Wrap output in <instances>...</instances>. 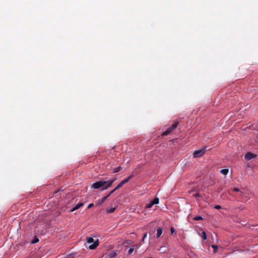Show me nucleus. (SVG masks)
Segmentation results:
<instances>
[{
	"label": "nucleus",
	"instance_id": "nucleus-12",
	"mask_svg": "<svg viewBox=\"0 0 258 258\" xmlns=\"http://www.w3.org/2000/svg\"><path fill=\"white\" fill-rule=\"evenodd\" d=\"M115 210V207H112V208H107L106 209V212L108 213H112L114 212Z\"/></svg>",
	"mask_w": 258,
	"mask_h": 258
},
{
	"label": "nucleus",
	"instance_id": "nucleus-27",
	"mask_svg": "<svg viewBox=\"0 0 258 258\" xmlns=\"http://www.w3.org/2000/svg\"><path fill=\"white\" fill-rule=\"evenodd\" d=\"M93 206H94V204L93 203L90 204L88 206V208L90 209V208H92Z\"/></svg>",
	"mask_w": 258,
	"mask_h": 258
},
{
	"label": "nucleus",
	"instance_id": "nucleus-1",
	"mask_svg": "<svg viewBox=\"0 0 258 258\" xmlns=\"http://www.w3.org/2000/svg\"><path fill=\"white\" fill-rule=\"evenodd\" d=\"M178 124V121H175L170 127H168L165 132L162 133V136H165L170 134L173 130L177 127Z\"/></svg>",
	"mask_w": 258,
	"mask_h": 258
},
{
	"label": "nucleus",
	"instance_id": "nucleus-11",
	"mask_svg": "<svg viewBox=\"0 0 258 258\" xmlns=\"http://www.w3.org/2000/svg\"><path fill=\"white\" fill-rule=\"evenodd\" d=\"M137 247V245H134L131 246L130 248L128 250V254H131L133 253V252L134 251V250H135V249Z\"/></svg>",
	"mask_w": 258,
	"mask_h": 258
},
{
	"label": "nucleus",
	"instance_id": "nucleus-21",
	"mask_svg": "<svg viewBox=\"0 0 258 258\" xmlns=\"http://www.w3.org/2000/svg\"><path fill=\"white\" fill-rule=\"evenodd\" d=\"M64 258H74V255L73 253L67 255Z\"/></svg>",
	"mask_w": 258,
	"mask_h": 258
},
{
	"label": "nucleus",
	"instance_id": "nucleus-25",
	"mask_svg": "<svg viewBox=\"0 0 258 258\" xmlns=\"http://www.w3.org/2000/svg\"><path fill=\"white\" fill-rule=\"evenodd\" d=\"M170 231H171V233L172 234H173L176 232V230H175V229L173 227H171L170 228Z\"/></svg>",
	"mask_w": 258,
	"mask_h": 258
},
{
	"label": "nucleus",
	"instance_id": "nucleus-7",
	"mask_svg": "<svg viewBox=\"0 0 258 258\" xmlns=\"http://www.w3.org/2000/svg\"><path fill=\"white\" fill-rule=\"evenodd\" d=\"M133 176H134L133 175H131L129 176L126 178H125L123 180H122L120 182V183L123 185L124 184L127 183L133 177Z\"/></svg>",
	"mask_w": 258,
	"mask_h": 258
},
{
	"label": "nucleus",
	"instance_id": "nucleus-30",
	"mask_svg": "<svg viewBox=\"0 0 258 258\" xmlns=\"http://www.w3.org/2000/svg\"><path fill=\"white\" fill-rule=\"evenodd\" d=\"M147 236V234L146 233L144 234L143 238H145Z\"/></svg>",
	"mask_w": 258,
	"mask_h": 258
},
{
	"label": "nucleus",
	"instance_id": "nucleus-22",
	"mask_svg": "<svg viewBox=\"0 0 258 258\" xmlns=\"http://www.w3.org/2000/svg\"><path fill=\"white\" fill-rule=\"evenodd\" d=\"M116 189H115V188L112 190L111 191H110L108 194L107 195H106L107 196H108V198L112 194H113Z\"/></svg>",
	"mask_w": 258,
	"mask_h": 258
},
{
	"label": "nucleus",
	"instance_id": "nucleus-17",
	"mask_svg": "<svg viewBox=\"0 0 258 258\" xmlns=\"http://www.w3.org/2000/svg\"><path fill=\"white\" fill-rule=\"evenodd\" d=\"M121 167L120 166H118V167H115L113 169V173H116V172H118L119 171H120V170L121 169Z\"/></svg>",
	"mask_w": 258,
	"mask_h": 258
},
{
	"label": "nucleus",
	"instance_id": "nucleus-16",
	"mask_svg": "<svg viewBox=\"0 0 258 258\" xmlns=\"http://www.w3.org/2000/svg\"><path fill=\"white\" fill-rule=\"evenodd\" d=\"M193 219L194 220H196V221H198V220H203V218L202 216H197L196 217H195Z\"/></svg>",
	"mask_w": 258,
	"mask_h": 258
},
{
	"label": "nucleus",
	"instance_id": "nucleus-14",
	"mask_svg": "<svg viewBox=\"0 0 258 258\" xmlns=\"http://www.w3.org/2000/svg\"><path fill=\"white\" fill-rule=\"evenodd\" d=\"M200 236L204 239L206 240L207 239V234L205 232L202 231Z\"/></svg>",
	"mask_w": 258,
	"mask_h": 258
},
{
	"label": "nucleus",
	"instance_id": "nucleus-13",
	"mask_svg": "<svg viewBox=\"0 0 258 258\" xmlns=\"http://www.w3.org/2000/svg\"><path fill=\"white\" fill-rule=\"evenodd\" d=\"M228 171L229 170L228 169H223L220 170V172L224 175H227Z\"/></svg>",
	"mask_w": 258,
	"mask_h": 258
},
{
	"label": "nucleus",
	"instance_id": "nucleus-20",
	"mask_svg": "<svg viewBox=\"0 0 258 258\" xmlns=\"http://www.w3.org/2000/svg\"><path fill=\"white\" fill-rule=\"evenodd\" d=\"M161 253H164L166 251V249L164 247L162 246L158 249Z\"/></svg>",
	"mask_w": 258,
	"mask_h": 258
},
{
	"label": "nucleus",
	"instance_id": "nucleus-31",
	"mask_svg": "<svg viewBox=\"0 0 258 258\" xmlns=\"http://www.w3.org/2000/svg\"><path fill=\"white\" fill-rule=\"evenodd\" d=\"M144 240H145V238H144L143 237L142 241H143V242H144Z\"/></svg>",
	"mask_w": 258,
	"mask_h": 258
},
{
	"label": "nucleus",
	"instance_id": "nucleus-3",
	"mask_svg": "<svg viewBox=\"0 0 258 258\" xmlns=\"http://www.w3.org/2000/svg\"><path fill=\"white\" fill-rule=\"evenodd\" d=\"M106 184V181L100 180L92 184L91 187L94 189H98L101 187L103 188Z\"/></svg>",
	"mask_w": 258,
	"mask_h": 258
},
{
	"label": "nucleus",
	"instance_id": "nucleus-2",
	"mask_svg": "<svg viewBox=\"0 0 258 258\" xmlns=\"http://www.w3.org/2000/svg\"><path fill=\"white\" fill-rule=\"evenodd\" d=\"M86 241L87 243H93L91 245L89 246V248L90 249H94L98 245V240L96 241H94V239L93 238L89 237L86 238Z\"/></svg>",
	"mask_w": 258,
	"mask_h": 258
},
{
	"label": "nucleus",
	"instance_id": "nucleus-6",
	"mask_svg": "<svg viewBox=\"0 0 258 258\" xmlns=\"http://www.w3.org/2000/svg\"><path fill=\"white\" fill-rule=\"evenodd\" d=\"M256 157V155L251 152L247 153L245 155V159L247 160H250Z\"/></svg>",
	"mask_w": 258,
	"mask_h": 258
},
{
	"label": "nucleus",
	"instance_id": "nucleus-29",
	"mask_svg": "<svg viewBox=\"0 0 258 258\" xmlns=\"http://www.w3.org/2000/svg\"><path fill=\"white\" fill-rule=\"evenodd\" d=\"M194 196H195V197H200V194H195V195H194Z\"/></svg>",
	"mask_w": 258,
	"mask_h": 258
},
{
	"label": "nucleus",
	"instance_id": "nucleus-15",
	"mask_svg": "<svg viewBox=\"0 0 258 258\" xmlns=\"http://www.w3.org/2000/svg\"><path fill=\"white\" fill-rule=\"evenodd\" d=\"M152 204H157L159 203V199L158 198H155L152 201H151Z\"/></svg>",
	"mask_w": 258,
	"mask_h": 258
},
{
	"label": "nucleus",
	"instance_id": "nucleus-18",
	"mask_svg": "<svg viewBox=\"0 0 258 258\" xmlns=\"http://www.w3.org/2000/svg\"><path fill=\"white\" fill-rule=\"evenodd\" d=\"M212 247L213 248L214 252L215 253L217 251L218 247L217 245H212Z\"/></svg>",
	"mask_w": 258,
	"mask_h": 258
},
{
	"label": "nucleus",
	"instance_id": "nucleus-4",
	"mask_svg": "<svg viewBox=\"0 0 258 258\" xmlns=\"http://www.w3.org/2000/svg\"><path fill=\"white\" fill-rule=\"evenodd\" d=\"M206 150V147H203L202 149L195 151L193 153L194 158H199L205 154Z\"/></svg>",
	"mask_w": 258,
	"mask_h": 258
},
{
	"label": "nucleus",
	"instance_id": "nucleus-19",
	"mask_svg": "<svg viewBox=\"0 0 258 258\" xmlns=\"http://www.w3.org/2000/svg\"><path fill=\"white\" fill-rule=\"evenodd\" d=\"M154 205L152 204V203L151 202H150L149 204H148L146 207H145V208L146 209H149V208H151Z\"/></svg>",
	"mask_w": 258,
	"mask_h": 258
},
{
	"label": "nucleus",
	"instance_id": "nucleus-26",
	"mask_svg": "<svg viewBox=\"0 0 258 258\" xmlns=\"http://www.w3.org/2000/svg\"><path fill=\"white\" fill-rule=\"evenodd\" d=\"M214 208H215V209H216L219 210V209H221L222 207H221V206H220V205H215V206H214Z\"/></svg>",
	"mask_w": 258,
	"mask_h": 258
},
{
	"label": "nucleus",
	"instance_id": "nucleus-9",
	"mask_svg": "<svg viewBox=\"0 0 258 258\" xmlns=\"http://www.w3.org/2000/svg\"><path fill=\"white\" fill-rule=\"evenodd\" d=\"M107 198H108V196H105L102 197L100 200L98 201V205H102L105 201H106Z\"/></svg>",
	"mask_w": 258,
	"mask_h": 258
},
{
	"label": "nucleus",
	"instance_id": "nucleus-24",
	"mask_svg": "<svg viewBox=\"0 0 258 258\" xmlns=\"http://www.w3.org/2000/svg\"><path fill=\"white\" fill-rule=\"evenodd\" d=\"M122 186V185L121 184V183L120 182L115 187V189H118L119 188H120L121 186Z\"/></svg>",
	"mask_w": 258,
	"mask_h": 258
},
{
	"label": "nucleus",
	"instance_id": "nucleus-23",
	"mask_svg": "<svg viewBox=\"0 0 258 258\" xmlns=\"http://www.w3.org/2000/svg\"><path fill=\"white\" fill-rule=\"evenodd\" d=\"M38 241H39V239H38L37 238L35 237V238H34V239L32 241V243H37V242H38Z\"/></svg>",
	"mask_w": 258,
	"mask_h": 258
},
{
	"label": "nucleus",
	"instance_id": "nucleus-28",
	"mask_svg": "<svg viewBox=\"0 0 258 258\" xmlns=\"http://www.w3.org/2000/svg\"><path fill=\"white\" fill-rule=\"evenodd\" d=\"M234 191L236 192H238L240 191V189L238 188L235 187L233 189Z\"/></svg>",
	"mask_w": 258,
	"mask_h": 258
},
{
	"label": "nucleus",
	"instance_id": "nucleus-8",
	"mask_svg": "<svg viewBox=\"0 0 258 258\" xmlns=\"http://www.w3.org/2000/svg\"><path fill=\"white\" fill-rule=\"evenodd\" d=\"M83 205V203H78L77 205H76L73 208H72L70 211L71 212H74L75 211H76V210L78 209L79 208H80L81 207H82V206Z\"/></svg>",
	"mask_w": 258,
	"mask_h": 258
},
{
	"label": "nucleus",
	"instance_id": "nucleus-10",
	"mask_svg": "<svg viewBox=\"0 0 258 258\" xmlns=\"http://www.w3.org/2000/svg\"><path fill=\"white\" fill-rule=\"evenodd\" d=\"M163 232V229L161 227H159L157 230V235L156 238H159L160 237L161 235Z\"/></svg>",
	"mask_w": 258,
	"mask_h": 258
},
{
	"label": "nucleus",
	"instance_id": "nucleus-5",
	"mask_svg": "<svg viewBox=\"0 0 258 258\" xmlns=\"http://www.w3.org/2000/svg\"><path fill=\"white\" fill-rule=\"evenodd\" d=\"M116 180V179L114 178V179H112V180H108V181H106V185L104 186L103 187V188L101 189L102 190H105V189H107L108 188H109V187H110L112 183Z\"/></svg>",
	"mask_w": 258,
	"mask_h": 258
}]
</instances>
